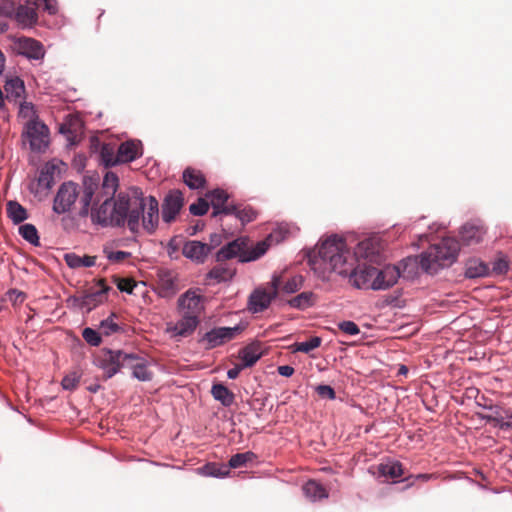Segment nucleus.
<instances>
[{
	"mask_svg": "<svg viewBox=\"0 0 512 512\" xmlns=\"http://www.w3.org/2000/svg\"><path fill=\"white\" fill-rule=\"evenodd\" d=\"M94 186L85 185L80 197L79 217L90 215L93 225L100 227H127L132 233H138L140 226L153 234L159 223V203L152 196H145L138 187L128 193H119L115 198L107 197L99 206L89 207L94 196Z\"/></svg>",
	"mask_w": 512,
	"mask_h": 512,
	"instance_id": "obj_1",
	"label": "nucleus"
},
{
	"mask_svg": "<svg viewBox=\"0 0 512 512\" xmlns=\"http://www.w3.org/2000/svg\"><path fill=\"white\" fill-rule=\"evenodd\" d=\"M308 265L322 281H328L333 272L348 275L349 282L358 289L373 290L376 267L359 264L352 270L347 267L352 260L351 249L342 237L332 235L306 253Z\"/></svg>",
	"mask_w": 512,
	"mask_h": 512,
	"instance_id": "obj_2",
	"label": "nucleus"
},
{
	"mask_svg": "<svg viewBox=\"0 0 512 512\" xmlns=\"http://www.w3.org/2000/svg\"><path fill=\"white\" fill-rule=\"evenodd\" d=\"M459 242L450 237L443 238L438 244L430 246L420 254L421 270L436 274L440 269L451 266L457 259Z\"/></svg>",
	"mask_w": 512,
	"mask_h": 512,
	"instance_id": "obj_3",
	"label": "nucleus"
},
{
	"mask_svg": "<svg viewBox=\"0 0 512 512\" xmlns=\"http://www.w3.org/2000/svg\"><path fill=\"white\" fill-rule=\"evenodd\" d=\"M238 258L239 262L246 263L256 260V246L246 237H239L224 246L216 253L217 261Z\"/></svg>",
	"mask_w": 512,
	"mask_h": 512,
	"instance_id": "obj_4",
	"label": "nucleus"
},
{
	"mask_svg": "<svg viewBox=\"0 0 512 512\" xmlns=\"http://www.w3.org/2000/svg\"><path fill=\"white\" fill-rule=\"evenodd\" d=\"M135 359L134 353H126L122 350L103 349L102 354L97 358L99 368L104 372L105 378L109 379L116 375L121 368L126 366L127 360Z\"/></svg>",
	"mask_w": 512,
	"mask_h": 512,
	"instance_id": "obj_5",
	"label": "nucleus"
},
{
	"mask_svg": "<svg viewBox=\"0 0 512 512\" xmlns=\"http://www.w3.org/2000/svg\"><path fill=\"white\" fill-rule=\"evenodd\" d=\"M142 143L139 140H128L121 143L117 154L114 157L112 153L102 152L103 162L106 166H115L117 164L130 163L142 156Z\"/></svg>",
	"mask_w": 512,
	"mask_h": 512,
	"instance_id": "obj_6",
	"label": "nucleus"
},
{
	"mask_svg": "<svg viewBox=\"0 0 512 512\" xmlns=\"http://www.w3.org/2000/svg\"><path fill=\"white\" fill-rule=\"evenodd\" d=\"M23 135L27 138L32 151L41 153L48 148L49 129L47 125L38 119H32L27 122Z\"/></svg>",
	"mask_w": 512,
	"mask_h": 512,
	"instance_id": "obj_7",
	"label": "nucleus"
},
{
	"mask_svg": "<svg viewBox=\"0 0 512 512\" xmlns=\"http://www.w3.org/2000/svg\"><path fill=\"white\" fill-rule=\"evenodd\" d=\"M79 196L81 197L77 184L73 182L63 183L54 197L53 211L56 214L69 212Z\"/></svg>",
	"mask_w": 512,
	"mask_h": 512,
	"instance_id": "obj_8",
	"label": "nucleus"
},
{
	"mask_svg": "<svg viewBox=\"0 0 512 512\" xmlns=\"http://www.w3.org/2000/svg\"><path fill=\"white\" fill-rule=\"evenodd\" d=\"M180 315L195 316L200 319L204 310V297L197 291L189 289L177 301Z\"/></svg>",
	"mask_w": 512,
	"mask_h": 512,
	"instance_id": "obj_9",
	"label": "nucleus"
},
{
	"mask_svg": "<svg viewBox=\"0 0 512 512\" xmlns=\"http://www.w3.org/2000/svg\"><path fill=\"white\" fill-rule=\"evenodd\" d=\"M293 231L294 227L287 223L276 224L264 240L258 241V259L265 255L271 247L286 240L293 234Z\"/></svg>",
	"mask_w": 512,
	"mask_h": 512,
	"instance_id": "obj_10",
	"label": "nucleus"
},
{
	"mask_svg": "<svg viewBox=\"0 0 512 512\" xmlns=\"http://www.w3.org/2000/svg\"><path fill=\"white\" fill-rule=\"evenodd\" d=\"M238 331V326L214 328L206 332L200 342L206 349H213L233 339Z\"/></svg>",
	"mask_w": 512,
	"mask_h": 512,
	"instance_id": "obj_11",
	"label": "nucleus"
},
{
	"mask_svg": "<svg viewBox=\"0 0 512 512\" xmlns=\"http://www.w3.org/2000/svg\"><path fill=\"white\" fill-rule=\"evenodd\" d=\"M184 204L183 194L179 190L170 191L162 203V219L165 223H171L181 211Z\"/></svg>",
	"mask_w": 512,
	"mask_h": 512,
	"instance_id": "obj_12",
	"label": "nucleus"
},
{
	"mask_svg": "<svg viewBox=\"0 0 512 512\" xmlns=\"http://www.w3.org/2000/svg\"><path fill=\"white\" fill-rule=\"evenodd\" d=\"M401 277L400 267L396 265H385L383 268H376L373 290H386L395 285Z\"/></svg>",
	"mask_w": 512,
	"mask_h": 512,
	"instance_id": "obj_13",
	"label": "nucleus"
},
{
	"mask_svg": "<svg viewBox=\"0 0 512 512\" xmlns=\"http://www.w3.org/2000/svg\"><path fill=\"white\" fill-rule=\"evenodd\" d=\"M282 283V277L278 274H273L271 279V286L269 288L258 287L257 294V307L258 313L269 307L272 300L278 294V289Z\"/></svg>",
	"mask_w": 512,
	"mask_h": 512,
	"instance_id": "obj_14",
	"label": "nucleus"
},
{
	"mask_svg": "<svg viewBox=\"0 0 512 512\" xmlns=\"http://www.w3.org/2000/svg\"><path fill=\"white\" fill-rule=\"evenodd\" d=\"M211 247L206 243L197 240L186 241L182 248V254L189 260L201 264L204 263Z\"/></svg>",
	"mask_w": 512,
	"mask_h": 512,
	"instance_id": "obj_15",
	"label": "nucleus"
},
{
	"mask_svg": "<svg viewBox=\"0 0 512 512\" xmlns=\"http://www.w3.org/2000/svg\"><path fill=\"white\" fill-rule=\"evenodd\" d=\"M110 290L108 286L102 287L95 291H89L82 295V311L89 313L107 300V293Z\"/></svg>",
	"mask_w": 512,
	"mask_h": 512,
	"instance_id": "obj_16",
	"label": "nucleus"
},
{
	"mask_svg": "<svg viewBox=\"0 0 512 512\" xmlns=\"http://www.w3.org/2000/svg\"><path fill=\"white\" fill-rule=\"evenodd\" d=\"M135 359L127 360L126 366L132 370L133 378L139 381H150L153 378V373L148 368L146 359L134 354Z\"/></svg>",
	"mask_w": 512,
	"mask_h": 512,
	"instance_id": "obj_17",
	"label": "nucleus"
},
{
	"mask_svg": "<svg viewBox=\"0 0 512 512\" xmlns=\"http://www.w3.org/2000/svg\"><path fill=\"white\" fill-rule=\"evenodd\" d=\"M489 410L492 413L483 416V419L493 422L495 426H498L501 429L512 428V412L510 410L502 409L498 406H490Z\"/></svg>",
	"mask_w": 512,
	"mask_h": 512,
	"instance_id": "obj_18",
	"label": "nucleus"
},
{
	"mask_svg": "<svg viewBox=\"0 0 512 512\" xmlns=\"http://www.w3.org/2000/svg\"><path fill=\"white\" fill-rule=\"evenodd\" d=\"M59 172V167L56 161H48L40 170L37 179L38 186L43 190H50L54 184L55 175Z\"/></svg>",
	"mask_w": 512,
	"mask_h": 512,
	"instance_id": "obj_19",
	"label": "nucleus"
},
{
	"mask_svg": "<svg viewBox=\"0 0 512 512\" xmlns=\"http://www.w3.org/2000/svg\"><path fill=\"white\" fill-rule=\"evenodd\" d=\"M21 54L28 59L40 60L45 55L43 45L34 39L25 38L20 41Z\"/></svg>",
	"mask_w": 512,
	"mask_h": 512,
	"instance_id": "obj_20",
	"label": "nucleus"
},
{
	"mask_svg": "<svg viewBox=\"0 0 512 512\" xmlns=\"http://www.w3.org/2000/svg\"><path fill=\"white\" fill-rule=\"evenodd\" d=\"M483 235V228L473 223L464 224L459 231L460 239L465 245L479 243Z\"/></svg>",
	"mask_w": 512,
	"mask_h": 512,
	"instance_id": "obj_21",
	"label": "nucleus"
},
{
	"mask_svg": "<svg viewBox=\"0 0 512 512\" xmlns=\"http://www.w3.org/2000/svg\"><path fill=\"white\" fill-rule=\"evenodd\" d=\"M218 262L219 263L208 272L207 278L214 280L216 283L230 281L236 273L235 268L223 261Z\"/></svg>",
	"mask_w": 512,
	"mask_h": 512,
	"instance_id": "obj_22",
	"label": "nucleus"
},
{
	"mask_svg": "<svg viewBox=\"0 0 512 512\" xmlns=\"http://www.w3.org/2000/svg\"><path fill=\"white\" fill-rule=\"evenodd\" d=\"M378 474L380 477L385 479H391L393 483H396V479L400 478L403 474V467L399 461L387 460L378 465Z\"/></svg>",
	"mask_w": 512,
	"mask_h": 512,
	"instance_id": "obj_23",
	"label": "nucleus"
},
{
	"mask_svg": "<svg viewBox=\"0 0 512 512\" xmlns=\"http://www.w3.org/2000/svg\"><path fill=\"white\" fill-rule=\"evenodd\" d=\"M397 266L400 267L401 277L408 280L413 279L418 276L421 269L420 255L406 257Z\"/></svg>",
	"mask_w": 512,
	"mask_h": 512,
	"instance_id": "obj_24",
	"label": "nucleus"
},
{
	"mask_svg": "<svg viewBox=\"0 0 512 512\" xmlns=\"http://www.w3.org/2000/svg\"><path fill=\"white\" fill-rule=\"evenodd\" d=\"M199 321L200 319L195 316L181 315V319L176 322L172 331L177 336L186 337L195 331Z\"/></svg>",
	"mask_w": 512,
	"mask_h": 512,
	"instance_id": "obj_25",
	"label": "nucleus"
},
{
	"mask_svg": "<svg viewBox=\"0 0 512 512\" xmlns=\"http://www.w3.org/2000/svg\"><path fill=\"white\" fill-rule=\"evenodd\" d=\"M6 98L9 101L17 102L25 93L24 81L19 77H12L6 80L4 85Z\"/></svg>",
	"mask_w": 512,
	"mask_h": 512,
	"instance_id": "obj_26",
	"label": "nucleus"
},
{
	"mask_svg": "<svg viewBox=\"0 0 512 512\" xmlns=\"http://www.w3.org/2000/svg\"><path fill=\"white\" fill-rule=\"evenodd\" d=\"M317 300L316 294L311 291H304L296 295L295 297L287 300V305L291 308L298 310H306L315 305Z\"/></svg>",
	"mask_w": 512,
	"mask_h": 512,
	"instance_id": "obj_27",
	"label": "nucleus"
},
{
	"mask_svg": "<svg viewBox=\"0 0 512 512\" xmlns=\"http://www.w3.org/2000/svg\"><path fill=\"white\" fill-rule=\"evenodd\" d=\"M207 197L210 199L211 205L214 209L212 214L213 216L224 215V211L222 210L231 205L227 203L229 198L227 192L222 189H215L211 191Z\"/></svg>",
	"mask_w": 512,
	"mask_h": 512,
	"instance_id": "obj_28",
	"label": "nucleus"
},
{
	"mask_svg": "<svg viewBox=\"0 0 512 512\" xmlns=\"http://www.w3.org/2000/svg\"><path fill=\"white\" fill-rule=\"evenodd\" d=\"M303 493L312 502L328 498L327 490L317 481L309 480L302 487Z\"/></svg>",
	"mask_w": 512,
	"mask_h": 512,
	"instance_id": "obj_29",
	"label": "nucleus"
},
{
	"mask_svg": "<svg viewBox=\"0 0 512 512\" xmlns=\"http://www.w3.org/2000/svg\"><path fill=\"white\" fill-rule=\"evenodd\" d=\"M15 18L22 27H32L37 22V13L32 7L19 5L15 11Z\"/></svg>",
	"mask_w": 512,
	"mask_h": 512,
	"instance_id": "obj_30",
	"label": "nucleus"
},
{
	"mask_svg": "<svg viewBox=\"0 0 512 512\" xmlns=\"http://www.w3.org/2000/svg\"><path fill=\"white\" fill-rule=\"evenodd\" d=\"M355 254L373 261L379 254V244L373 239H365L358 243Z\"/></svg>",
	"mask_w": 512,
	"mask_h": 512,
	"instance_id": "obj_31",
	"label": "nucleus"
},
{
	"mask_svg": "<svg viewBox=\"0 0 512 512\" xmlns=\"http://www.w3.org/2000/svg\"><path fill=\"white\" fill-rule=\"evenodd\" d=\"M197 471L203 476L224 478L229 475L230 468L226 464L208 463L203 467L198 468Z\"/></svg>",
	"mask_w": 512,
	"mask_h": 512,
	"instance_id": "obj_32",
	"label": "nucleus"
},
{
	"mask_svg": "<svg viewBox=\"0 0 512 512\" xmlns=\"http://www.w3.org/2000/svg\"><path fill=\"white\" fill-rule=\"evenodd\" d=\"M183 181L184 183L193 190L200 189L204 187L205 178L204 175L193 168H186L183 172Z\"/></svg>",
	"mask_w": 512,
	"mask_h": 512,
	"instance_id": "obj_33",
	"label": "nucleus"
},
{
	"mask_svg": "<svg viewBox=\"0 0 512 512\" xmlns=\"http://www.w3.org/2000/svg\"><path fill=\"white\" fill-rule=\"evenodd\" d=\"M65 261L68 267L72 269L80 268V267H92L96 264L95 256H79L75 253H67L65 254Z\"/></svg>",
	"mask_w": 512,
	"mask_h": 512,
	"instance_id": "obj_34",
	"label": "nucleus"
},
{
	"mask_svg": "<svg viewBox=\"0 0 512 512\" xmlns=\"http://www.w3.org/2000/svg\"><path fill=\"white\" fill-rule=\"evenodd\" d=\"M211 394L216 401H219L224 406H230L234 401L233 393L221 383H216L212 386Z\"/></svg>",
	"mask_w": 512,
	"mask_h": 512,
	"instance_id": "obj_35",
	"label": "nucleus"
},
{
	"mask_svg": "<svg viewBox=\"0 0 512 512\" xmlns=\"http://www.w3.org/2000/svg\"><path fill=\"white\" fill-rule=\"evenodd\" d=\"M488 266L478 260H470L466 264L465 277L469 279L484 277L488 274Z\"/></svg>",
	"mask_w": 512,
	"mask_h": 512,
	"instance_id": "obj_36",
	"label": "nucleus"
},
{
	"mask_svg": "<svg viewBox=\"0 0 512 512\" xmlns=\"http://www.w3.org/2000/svg\"><path fill=\"white\" fill-rule=\"evenodd\" d=\"M224 215L234 216L242 225L250 222L253 219L254 213L251 209L241 208L237 205H230L228 208L223 209Z\"/></svg>",
	"mask_w": 512,
	"mask_h": 512,
	"instance_id": "obj_37",
	"label": "nucleus"
},
{
	"mask_svg": "<svg viewBox=\"0 0 512 512\" xmlns=\"http://www.w3.org/2000/svg\"><path fill=\"white\" fill-rule=\"evenodd\" d=\"M7 215L15 224L23 222L28 217L26 209L17 201L7 203Z\"/></svg>",
	"mask_w": 512,
	"mask_h": 512,
	"instance_id": "obj_38",
	"label": "nucleus"
},
{
	"mask_svg": "<svg viewBox=\"0 0 512 512\" xmlns=\"http://www.w3.org/2000/svg\"><path fill=\"white\" fill-rule=\"evenodd\" d=\"M119 184L118 176L113 172H107L103 178L102 189L107 197L114 198Z\"/></svg>",
	"mask_w": 512,
	"mask_h": 512,
	"instance_id": "obj_39",
	"label": "nucleus"
},
{
	"mask_svg": "<svg viewBox=\"0 0 512 512\" xmlns=\"http://www.w3.org/2000/svg\"><path fill=\"white\" fill-rule=\"evenodd\" d=\"M240 365L243 368L250 367L256 363V346L251 344L239 352Z\"/></svg>",
	"mask_w": 512,
	"mask_h": 512,
	"instance_id": "obj_40",
	"label": "nucleus"
},
{
	"mask_svg": "<svg viewBox=\"0 0 512 512\" xmlns=\"http://www.w3.org/2000/svg\"><path fill=\"white\" fill-rule=\"evenodd\" d=\"M19 234L30 244L34 246L39 245L38 231L33 224L26 223L21 225L19 227Z\"/></svg>",
	"mask_w": 512,
	"mask_h": 512,
	"instance_id": "obj_41",
	"label": "nucleus"
},
{
	"mask_svg": "<svg viewBox=\"0 0 512 512\" xmlns=\"http://www.w3.org/2000/svg\"><path fill=\"white\" fill-rule=\"evenodd\" d=\"M304 283V279L301 275H294L283 283L281 290L285 294H294L299 291Z\"/></svg>",
	"mask_w": 512,
	"mask_h": 512,
	"instance_id": "obj_42",
	"label": "nucleus"
},
{
	"mask_svg": "<svg viewBox=\"0 0 512 512\" xmlns=\"http://www.w3.org/2000/svg\"><path fill=\"white\" fill-rule=\"evenodd\" d=\"M253 456L254 454L252 452L237 453L230 458L228 466L230 469L246 466L247 463L252 460Z\"/></svg>",
	"mask_w": 512,
	"mask_h": 512,
	"instance_id": "obj_43",
	"label": "nucleus"
},
{
	"mask_svg": "<svg viewBox=\"0 0 512 512\" xmlns=\"http://www.w3.org/2000/svg\"><path fill=\"white\" fill-rule=\"evenodd\" d=\"M322 339L318 336L309 338L306 341L299 342L296 344V351L302 353H309L312 350L318 348L321 345Z\"/></svg>",
	"mask_w": 512,
	"mask_h": 512,
	"instance_id": "obj_44",
	"label": "nucleus"
},
{
	"mask_svg": "<svg viewBox=\"0 0 512 512\" xmlns=\"http://www.w3.org/2000/svg\"><path fill=\"white\" fill-rule=\"evenodd\" d=\"M115 317V314L112 313L108 318L102 320L100 322V329L102 333L106 336H110L114 333H117L120 331V326L114 322L113 318Z\"/></svg>",
	"mask_w": 512,
	"mask_h": 512,
	"instance_id": "obj_45",
	"label": "nucleus"
},
{
	"mask_svg": "<svg viewBox=\"0 0 512 512\" xmlns=\"http://www.w3.org/2000/svg\"><path fill=\"white\" fill-rule=\"evenodd\" d=\"M82 337L91 346H99L101 343L100 333L89 327L82 331Z\"/></svg>",
	"mask_w": 512,
	"mask_h": 512,
	"instance_id": "obj_46",
	"label": "nucleus"
},
{
	"mask_svg": "<svg viewBox=\"0 0 512 512\" xmlns=\"http://www.w3.org/2000/svg\"><path fill=\"white\" fill-rule=\"evenodd\" d=\"M103 252H104L106 258L110 262H113V263H119V262L123 261L124 259L129 258L131 256L130 252L120 251V250L119 251H113V250H110L107 247L104 248Z\"/></svg>",
	"mask_w": 512,
	"mask_h": 512,
	"instance_id": "obj_47",
	"label": "nucleus"
},
{
	"mask_svg": "<svg viewBox=\"0 0 512 512\" xmlns=\"http://www.w3.org/2000/svg\"><path fill=\"white\" fill-rule=\"evenodd\" d=\"M209 204L204 199H198L197 202L192 203L189 211L194 216H203L208 212Z\"/></svg>",
	"mask_w": 512,
	"mask_h": 512,
	"instance_id": "obj_48",
	"label": "nucleus"
},
{
	"mask_svg": "<svg viewBox=\"0 0 512 512\" xmlns=\"http://www.w3.org/2000/svg\"><path fill=\"white\" fill-rule=\"evenodd\" d=\"M19 116L25 119H38L34 105L30 102H22L19 107Z\"/></svg>",
	"mask_w": 512,
	"mask_h": 512,
	"instance_id": "obj_49",
	"label": "nucleus"
},
{
	"mask_svg": "<svg viewBox=\"0 0 512 512\" xmlns=\"http://www.w3.org/2000/svg\"><path fill=\"white\" fill-rule=\"evenodd\" d=\"M338 328L348 334V335H351V336H355V335H358L360 333V329L359 327L357 326V324L353 321H350V320H347V321H342L338 324Z\"/></svg>",
	"mask_w": 512,
	"mask_h": 512,
	"instance_id": "obj_50",
	"label": "nucleus"
},
{
	"mask_svg": "<svg viewBox=\"0 0 512 512\" xmlns=\"http://www.w3.org/2000/svg\"><path fill=\"white\" fill-rule=\"evenodd\" d=\"M35 4L38 8H43L50 15H54L58 11L56 0H36Z\"/></svg>",
	"mask_w": 512,
	"mask_h": 512,
	"instance_id": "obj_51",
	"label": "nucleus"
},
{
	"mask_svg": "<svg viewBox=\"0 0 512 512\" xmlns=\"http://www.w3.org/2000/svg\"><path fill=\"white\" fill-rule=\"evenodd\" d=\"M316 392L322 398H327L329 400H334L336 398V393L330 385H318L316 387Z\"/></svg>",
	"mask_w": 512,
	"mask_h": 512,
	"instance_id": "obj_52",
	"label": "nucleus"
},
{
	"mask_svg": "<svg viewBox=\"0 0 512 512\" xmlns=\"http://www.w3.org/2000/svg\"><path fill=\"white\" fill-rule=\"evenodd\" d=\"M79 383V377L73 373V374H70V375H66L63 379H62V387L63 389L65 390H73L77 387Z\"/></svg>",
	"mask_w": 512,
	"mask_h": 512,
	"instance_id": "obj_53",
	"label": "nucleus"
},
{
	"mask_svg": "<svg viewBox=\"0 0 512 512\" xmlns=\"http://www.w3.org/2000/svg\"><path fill=\"white\" fill-rule=\"evenodd\" d=\"M180 248V239L178 236L171 238L167 244V253L172 258Z\"/></svg>",
	"mask_w": 512,
	"mask_h": 512,
	"instance_id": "obj_54",
	"label": "nucleus"
},
{
	"mask_svg": "<svg viewBox=\"0 0 512 512\" xmlns=\"http://www.w3.org/2000/svg\"><path fill=\"white\" fill-rule=\"evenodd\" d=\"M134 284L131 280L128 279H120L117 283V288L121 292H126L128 294H131L133 292Z\"/></svg>",
	"mask_w": 512,
	"mask_h": 512,
	"instance_id": "obj_55",
	"label": "nucleus"
},
{
	"mask_svg": "<svg viewBox=\"0 0 512 512\" xmlns=\"http://www.w3.org/2000/svg\"><path fill=\"white\" fill-rule=\"evenodd\" d=\"M509 269L508 262L504 259H498L493 264V270L498 273H505Z\"/></svg>",
	"mask_w": 512,
	"mask_h": 512,
	"instance_id": "obj_56",
	"label": "nucleus"
},
{
	"mask_svg": "<svg viewBox=\"0 0 512 512\" xmlns=\"http://www.w3.org/2000/svg\"><path fill=\"white\" fill-rule=\"evenodd\" d=\"M10 300L13 302H23L25 299V294L17 289H12L8 292Z\"/></svg>",
	"mask_w": 512,
	"mask_h": 512,
	"instance_id": "obj_57",
	"label": "nucleus"
},
{
	"mask_svg": "<svg viewBox=\"0 0 512 512\" xmlns=\"http://www.w3.org/2000/svg\"><path fill=\"white\" fill-rule=\"evenodd\" d=\"M82 300H83L82 295L81 296H70L67 299V303L72 308H76V309H79L82 311Z\"/></svg>",
	"mask_w": 512,
	"mask_h": 512,
	"instance_id": "obj_58",
	"label": "nucleus"
},
{
	"mask_svg": "<svg viewBox=\"0 0 512 512\" xmlns=\"http://www.w3.org/2000/svg\"><path fill=\"white\" fill-rule=\"evenodd\" d=\"M294 368L290 365H282L278 367V373L283 377H290L294 374Z\"/></svg>",
	"mask_w": 512,
	"mask_h": 512,
	"instance_id": "obj_59",
	"label": "nucleus"
},
{
	"mask_svg": "<svg viewBox=\"0 0 512 512\" xmlns=\"http://www.w3.org/2000/svg\"><path fill=\"white\" fill-rule=\"evenodd\" d=\"M248 308L252 313H256V288L250 292Z\"/></svg>",
	"mask_w": 512,
	"mask_h": 512,
	"instance_id": "obj_60",
	"label": "nucleus"
},
{
	"mask_svg": "<svg viewBox=\"0 0 512 512\" xmlns=\"http://www.w3.org/2000/svg\"><path fill=\"white\" fill-rule=\"evenodd\" d=\"M242 369H244V368L241 367L240 364H238L235 367L229 369L228 372H227L228 378L229 379H236Z\"/></svg>",
	"mask_w": 512,
	"mask_h": 512,
	"instance_id": "obj_61",
	"label": "nucleus"
},
{
	"mask_svg": "<svg viewBox=\"0 0 512 512\" xmlns=\"http://www.w3.org/2000/svg\"><path fill=\"white\" fill-rule=\"evenodd\" d=\"M59 132L61 134L69 135V134H71V129L67 124H61V126L59 128Z\"/></svg>",
	"mask_w": 512,
	"mask_h": 512,
	"instance_id": "obj_62",
	"label": "nucleus"
},
{
	"mask_svg": "<svg viewBox=\"0 0 512 512\" xmlns=\"http://www.w3.org/2000/svg\"><path fill=\"white\" fill-rule=\"evenodd\" d=\"M433 478L432 474H418L415 476V479L421 480V481H428Z\"/></svg>",
	"mask_w": 512,
	"mask_h": 512,
	"instance_id": "obj_63",
	"label": "nucleus"
},
{
	"mask_svg": "<svg viewBox=\"0 0 512 512\" xmlns=\"http://www.w3.org/2000/svg\"><path fill=\"white\" fill-rule=\"evenodd\" d=\"M4 67H5V56L2 53V51L0 50V75L2 74V72L4 70Z\"/></svg>",
	"mask_w": 512,
	"mask_h": 512,
	"instance_id": "obj_64",
	"label": "nucleus"
}]
</instances>
